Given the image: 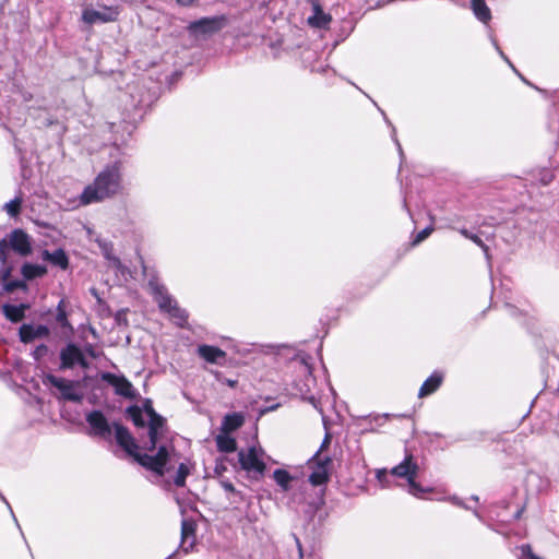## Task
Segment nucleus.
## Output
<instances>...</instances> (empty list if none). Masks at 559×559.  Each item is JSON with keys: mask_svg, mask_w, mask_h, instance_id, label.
I'll return each instance as SVG.
<instances>
[{"mask_svg": "<svg viewBox=\"0 0 559 559\" xmlns=\"http://www.w3.org/2000/svg\"><path fill=\"white\" fill-rule=\"evenodd\" d=\"M453 504L469 510L471 508L467 507L460 498L457 497H451L449 499Z\"/></svg>", "mask_w": 559, "mask_h": 559, "instance_id": "49530a36", "label": "nucleus"}, {"mask_svg": "<svg viewBox=\"0 0 559 559\" xmlns=\"http://www.w3.org/2000/svg\"><path fill=\"white\" fill-rule=\"evenodd\" d=\"M60 369H72L80 366L82 369H87L90 362L86 359L84 352L75 344L69 343L60 350Z\"/></svg>", "mask_w": 559, "mask_h": 559, "instance_id": "423d86ee", "label": "nucleus"}, {"mask_svg": "<svg viewBox=\"0 0 559 559\" xmlns=\"http://www.w3.org/2000/svg\"><path fill=\"white\" fill-rule=\"evenodd\" d=\"M46 273L47 267L41 264L24 263L21 267V274L25 281L43 277Z\"/></svg>", "mask_w": 559, "mask_h": 559, "instance_id": "393cba45", "label": "nucleus"}, {"mask_svg": "<svg viewBox=\"0 0 559 559\" xmlns=\"http://www.w3.org/2000/svg\"><path fill=\"white\" fill-rule=\"evenodd\" d=\"M49 335V329L44 324H22L19 329L20 341L24 344H28L37 338L47 337Z\"/></svg>", "mask_w": 559, "mask_h": 559, "instance_id": "4468645a", "label": "nucleus"}, {"mask_svg": "<svg viewBox=\"0 0 559 559\" xmlns=\"http://www.w3.org/2000/svg\"><path fill=\"white\" fill-rule=\"evenodd\" d=\"M43 383L56 388L61 393L63 400L71 402H80L82 400V395L76 392L73 381L48 373L45 374Z\"/></svg>", "mask_w": 559, "mask_h": 559, "instance_id": "0eeeda50", "label": "nucleus"}, {"mask_svg": "<svg viewBox=\"0 0 559 559\" xmlns=\"http://www.w3.org/2000/svg\"><path fill=\"white\" fill-rule=\"evenodd\" d=\"M392 139L393 141L395 142L396 146H397V150H399V153L400 155L402 156L403 155V151H402V146L399 142V140L396 139V131H395V128L392 129Z\"/></svg>", "mask_w": 559, "mask_h": 559, "instance_id": "09e8293b", "label": "nucleus"}, {"mask_svg": "<svg viewBox=\"0 0 559 559\" xmlns=\"http://www.w3.org/2000/svg\"><path fill=\"white\" fill-rule=\"evenodd\" d=\"M521 557L519 559H542L539 556L535 555L532 550L531 545L524 544L520 546Z\"/></svg>", "mask_w": 559, "mask_h": 559, "instance_id": "c9c22d12", "label": "nucleus"}, {"mask_svg": "<svg viewBox=\"0 0 559 559\" xmlns=\"http://www.w3.org/2000/svg\"><path fill=\"white\" fill-rule=\"evenodd\" d=\"M305 368L308 370L309 373L311 372L309 366L305 365Z\"/></svg>", "mask_w": 559, "mask_h": 559, "instance_id": "13d9d810", "label": "nucleus"}, {"mask_svg": "<svg viewBox=\"0 0 559 559\" xmlns=\"http://www.w3.org/2000/svg\"><path fill=\"white\" fill-rule=\"evenodd\" d=\"M331 463L329 457L319 461L313 472L309 475V481L313 486H320L328 481L329 471L328 465Z\"/></svg>", "mask_w": 559, "mask_h": 559, "instance_id": "a211bd4d", "label": "nucleus"}, {"mask_svg": "<svg viewBox=\"0 0 559 559\" xmlns=\"http://www.w3.org/2000/svg\"><path fill=\"white\" fill-rule=\"evenodd\" d=\"M243 424V416L239 413H230L224 416L221 425V431L230 433Z\"/></svg>", "mask_w": 559, "mask_h": 559, "instance_id": "5701e85b", "label": "nucleus"}, {"mask_svg": "<svg viewBox=\"0 0 559 559\" xmlns=\"http://www.w3.org/2000/svg\"><path fill=\"white\" fill-rule=\"evenodd\" d=\"M418 471V465L414 462L412 455H406L405 459L396 466L391 469V475L400 478H406V480H411L412 478H416Z\"/></svg>", "mask_w": 559, "mask_h": 559, "instance_id": "2eb2a0df", "label": "nucleus"}, {"mask_svg": "<svg viewBox=\"0 0 559 559\" xmlns=\"http://www.w3.org/2000/svg\"><path fill=\"white\" fill-rule=\"evenodd\" d=\"M148 287L160 311L166 312L176 302V299L168 294L166 287L157 280H150Z\"/></svg>", "mask_w": 559, "mask_h": 559, "instance_id": "ddd939ff", "label": "nucleus"}, {"mask_svg": "<svg viewBox=\"0 0 559 559\" xmlns=\"http://www.w3.org/2000/svg\"><path fill=\"white\" fill-rule=\"evenodd\" d=\"M144 411L148 417V442L145 444V450L147 452L156 453L159 447V439L166 428V420L148 404L144 406Z\"/></svg>", "mask_w": 559, "mask_h": 559, "instance_id": "39448f33", "label": "nucleus"}, {"mask_svg": "<svg viewBox=\"0 0 559 559\" xmlns=\"http://www.w3.org/2000/svg\"><path fill=\"white\" fill-rule=\"evenodd\" d=\"M9 246L21 257L32 253V239L23 229H14L9 235Z\"/></svg>", "mask_w": 559, "mask_h": 559, "instance_id": "9b49d317", "label": "nucleus"}, {"mask_svg": "<svg viewBox=\"0 0 559 559\" xmlns=\"http://www.w3.org/2000/svg\"><path fill=\"white\" fill-rule=\"evenodd\" d=\"M22 202H23V198H22V194L20 193L11 201L4 203V205L2 206V210L4 212H7V214L10 217H16L21 212Z\"/></svg>", "mask_w": 559, "mask_h": 559, "instance_id": "c85d7f7f", "label": "nucleus"}, {"mask_svg": "<svg viewBox=\"0 0 559 559\" xmlns=\"http://www.w3.org/2000/svg\"><path fill=\"white\" fill-rule=\"evenodd\" d=\"M191 468H192V465H191V463L189 461L179 463L177 472H176V475H175V477L173 479L174 484L177 487H183L185 486L186 478L190 474Z\"/></svg>", "mask_w": 559, "mask_h": 559, "instance_id": "bb28decb", "label": "nucleus"}, {"mask_svg": "<svg viewBox=\"0 0 559 559\" xmlns=\"http://www.w3.org/2000/svg\"><path fill=\"white\" fill-rule=\"evenodd\" d=\"M376 477L382 488H386L390 486L389 474H388L386 469H378L376 473Z\"/></svg>", "mask_w": 559, "mask_h": 559, "instance_id": "e433bc0d", "label": "nucleus"}, {"mask_svg": "<svg viewBox=\"0 0 559 559\" xmlns=\"http://www.w3.org/2000/svg\"><path fill=\"white\" fill-rule=\"evenodd\" d=\"M83 352L88 354L92 358H96L97 357V353L95 352V348H94V346L92 344L85 345Z\"/></svg>", "mask_w": 559, "mask_h": 559, "instance_id": "a18cd8bd", "label": "nucleus"}, {"mask_svg": "<svg viewBox=\"0 0 559 559\" xmlns=\"http://www.w3.org/2000/svg\"><path fill=\"white\" fill-rule=\"evenodd\" d=\"M8 243L7 241L3 239V240H0V262H1V265H5L7 262H8Z\"/></svg>", "mask_w": 559, "mask_h": 559, "instance_id": "ea45409f", "label": "nucleus"}, {"mask_svg": "<svg viewBox=\"0 0 559 559\" xmlns=\"http://www.w3.org/2000/svg\"><path fill=\"white\" fill-rule=\"evenodd\" d=\"M198 354L201 358L211 364H221L226 357L224 350L212 345H200L198 347Z\"/></svg>", "mask_w": 559, "mask_h": 559, "instance_id": "f3484780", "label": "nucleus"}, {"mask_svg": "<svg viewBox=\"0 0 559 559\" xmlns=\"http://www.w3.org/2000/svg\"><path fill=\"white\" fill-rule=\"evenodd\" d=\"M11 273V266H8L7 264L2 265V267L0 269V281L2 282V285L10 280Z\"/></svg>", "mask_w": 559, "mask_h": 559, "instance_id": "79ce46f5", "label": "nucleus"}, {"mask_svg": "<svg viewBox=\"0 0 559 559\" xmlns=\"http://www.w3.org/2000/svg\"><path fill=\"white\" fill-rule=\"evenodd\" d=\"M86 421L91 428L90 435L109 438L111 435V427L100 411H92L86 415Z\"/></svg>", "mask_w": 559, "mask_h": 559, "instance_id": "9d476101", "label": "nucleus"}, {"mask_svg": "<svg viewBox=\"0 0 559 559\" xmlns=\"http://www.w3.org/2000/svg\"><path fill=\"white\" fill-rule=\"evenodd\" d=\"M48 353V347L45 345V344H40L38 345L34 352H33V357L36 359V360H39L41 359L44 356H46V354Z\"/></svg>", "mask_w": 559, "mask_h": 559, "instance_id": "a19ab883", "label": "nucleus"}, {"mask_svg": "<svg viewBox=\"0 0 559 559\" xmlns=\"http://www.w3.org/2000/svg\"><path fill=\"white\" fill-rule=\"evenodd\" d=\"M329 443H330V436H329V435H326V436H325V438H324V440H323V442H322V444H321V449H322V448H324V447H325L326 444H329Z\"/></svg>", "mask_w": 559, "mask_h": 559, "instance_id": "5fc2aeb1", "label": "nucleus"}, {"mask_svg": "<svg viewBox=\"0 0 559 559\" xmlns=\"http://www.w3.org/2000/svg\"><path fill=\"white\" fill-rule=\"evenodd\" d=\"M27 286L25 284L24 281H20V280H13V281H8L5 282V284H3V289L7 292V293H12L14 292L15 289H26Z\"/></svg>", "mask_w": 559, "mask_h": 559, "instance_id": "f704fd0d", "label": "nucleus"}, {"mask_svg": "<svg viewBox=\"0 0 559 559\" xmlns=\"http://www.w3.org/2000/svg\"><path fill=\"white\" fill-rule=\"evenodd\" d=\"M389 415H376V416H368L365 418H361L359 421V427H361L362 432L368 431H377L379 427H381L388 419Z\"/></svg>", "mask_w": 559, "mask_h": 559, "instance_id": "b1692460", "label": "nucleus"}, {"mask_svg": "<svg viewBox=\"0 0 559 559\" xmlns=\"http://www.w3.org/2000/svg\"><path fill=\"white\" fill-rule=\"evenodd\" d=\"M119 14V5L97 3V8L90 7L83 10L82 20L90 25L103 24L117 21Z\"/></svg>", "mask_w": 559, "mask_h": 559, "instance_id": "20e7f679", "label": "nucleus"}, {"mask_svg": "<svg viewBox=\"0 0 559 559\" xmlns=\"http://www.w3.org/2000/svg\"><path fill=\"white\" fill-rule=\"evenodd\" d=\"M471 9L479 22L487 25L491 21V11L485 0H471Z\"/></svg>", "mask_w": 559, "mask_h": 559, "instance_id": "4be33fe9", "label": "nucleus"}, {"mask_svg": "<svg viewBox=\"0 0 559 559\" xmlns=\"http://www.w3.org/2000/svg\"><path fill=\"white\" fill-rule=\"evenodd\" d=\"M264 451L260 447L251 445L248 449H241L238 452L240 467L254 479H260L266 468L263 461Z\"/></svg>", "mask_w": 559, "mask_h": 559, "instance_id": "7ed1b4c3", "label": "nucleus"}, {"mask_svg": "<svg viewBox=\"0 0 559 559\" xmlns=\"http://www.w3.org/2000/svg\"><path fill=\"white\" fill-rule=\"evenodd\" d=\"M407 483H408V491L411 495H413L415 497H420V495L423 492H425V490L420 487V485L415 481V478H412Z\"/></svg>", "mask_w": 559, "mask_h": 559, "instance_id": "4c0bfd02", "label": "nucleus"}, {"mask_svg": "<svg viewBox=\"0 0 559 559\" xmlns=\"http://www.w3.org/2000/svg\"><path fill=\"white\" fill-rule=\"evenodd\" d=\"M166 313L176 321L179 326H183L188 320V313L185 309L180 308L178 302L171 305Z\"/></svg>", "mask_w": 559, "mask_h": 559, "instance_id": "cd10ccee", "label": "nucleus"}, {"mask_svg": "<svg viewBox=\"0 0 559 559\" xmlns=\"http://www.w3.org/2000/svg\"><path fill=\"white\" fill-rule=\"evenodd\" d=\"M127 414L129 415V417L136 427L143 428L146 426V420L144 418L143 412L139 406H129L127 408Z\"/></svg>", "mask_w": 559, "mask_h": 559, "instance_id": "c756f323", "label": "nucleus"}, {"mask_svg": "<svg viewBox=\"0 0 559 559\" xmlns=\"http://www.w3.org/2000/svg\"><path fill=\"white\" fill-rule=\"evenodd\" d=\"M0 499L7 504V507L10 510V513H11L14 522L16 523L17 527L20 528L19 522H17V520H16L14 513H13V510H12L10 503L8 502V500L5 499V497L1 492H0Z\"/></svg>", "mask_w": 559, "mask_h": 559, "instance_id": "de8ad7c7", "label": "nucleus"}, {"mask_svg": "<svg viewBox=\"0 0 559 559\" xmlns=\"http://www.w3.org/2000/svg\"><path fill=\"white\" fill-rule=\"evenodd\" d=\"M216 445L221 452L230 453L237 448L236 440L226 432H219L216 438Z\"/></svg>", "mask_w": 559, "mask_h": 559, "instance_id": "a878e982", "label": "nucleus"}, {"mask_svg": "<svg viewBox=\"0 0 559 559\" xmlns=\"http://www.w3.org/2000/svg\"><path fill=\"white\" fill-rule=\"evenodd\" d=\"M226 24L224 16L202 17L198 21L191 22L188 31L193 35H211L221 31Z\"/></svg>", "mask_w": 559, "mask_h": 559, "instance_id": "6e6552de", "label": "nucleus"}, {"mask_svg": "<svg viewBox=\"0 0 559 559\" xmlns=\"http://www.w3.org/2000/svg\"><path fill=\"white\" fill-rule=\"evenodd\" d=\"M472 499H473L474 501H476V502L478 501V497H477V496H472Z\"/></svg>", "mask_w": 559, "mask_h": 559, "instance_id": "4d7b16f0", "label": "nucleus"}, {"mask_svg": "<svg viewBox=\"0 0 559 559\" xmlns=\"http://www.w3.org/2000/svg\"><path fill=\"white\" fill-rule=\"evenodd\" d=\"M474 515L483 523H485L490 530L500 533L499 530L495 528L490 523H487L477 510H473Z\"/></svg>", "mask_w": 559, "mask_h": 559, "instance_id": "c03bdc74", "label": "nucleus"}, {"mask_svg": "<svg viewBox=\"0 0 559 559\" xmlns=\"http://www.w3.org/2000/svg\"><path fill=\"white\" fill-rule=\"evenodd\" d=\"M107 258L111 261L112 265L117 269H121L122 264L120 262V260L116 257H110V255H107Z\"/></svg>", "mask_w": 559, "mask_h": 559, "instance_id": "8fccbe9b", "label": "nucleus"}, {"mask_svg": "<svg viewBox=\"0 0 559 559\" xmlns=\"http://www.w3.org/2000/svg\"><path fill=\"white\" fill-rule=\"evenodd\" d=\"M442 381H443L442 373H440L438 371L432 372L430 374V377H428L421 384V386L418 391V396L425 397V396L432 394L433 392H436L439 389Z\"/></svg>", "mask_w": 559, "mask_h": 559, "instance_id": "aec40b11", "label": "nucleus"}, {"mask_svg": "<svg viewBox=\"0 0 559 559\" xmlns=\"http://www.w3.org/2000/svg\"><path fill=\"white\" fill-rule=\"evenodd\" d=\"M296 543H297V547H298V551H299V557L302 558V548H301V544L299 542L298 538H296Z\"/></svg>", "mask_w": 559, "mask_h": 559, "instance_id": "864d4df0", "label": "nucleus"}, {"mask_svg": "<svg viewBox=\"0 0 559 559\" xmlns=\"http://www.w3.org/2000/svg\"><path fill=\"white\" fill-rule=\"evenodd\" d=\"M102 379L114 386L115 393L120 396L132 400L138 395L132 383L124 376H117L110 372H105L102 374Z\"/></svg>", "mask_w": 559, "mask_h": 559, "instance_id": "1a4fd4ad", "label": "nucleus"}, {"mask_svg": "<svg viewBox=\"0 0 559 559\" xmlns=\"http://www.w3.org/2000/svg\"><path fill=\"white\" fill-rule=\"evenodd\" d=\"M195 542V525L192 521L183 519L181 522V542L180 548L173 554H170L165 559H176V556L179 551L183 554H188L189 550L193 547Z\"/></svg>", "mask_w": 559, "mask_h": 559, "instance_id": "f8f14e48", "label": "nucleus"}, {"mask_svg": "<svg viewBox=\"0 0 559 559\" xmlns=\"http://www.w3.org/2000/svg\"><path fill=\"white\" fill-rule=\"evenodd\" d=\"M488 38H489L490 43L492 44V46L495 47V49L497 50V52L499 53V56L512 68V70L514 72H516V69L514 68L512 62L504 55V52L501 50V48H500V46H499V44L497 41V38L495 37V35H493L491 29H489V32H488Z\"/></svg>", "mask_w": 559, "mask_h": 559, "instance_id": "72a5a7b5", "label": "nucleus"}, {"mask_svg": "<svg viewBox=\"0 0 559 559\" xmlns=\"http://www.w3.org/2000/svg\"><path fill=\"white\" fill-rule=\"evenodd\" d=\"M27 308H28V306L24 305V304H20V305L5 304L2 306V313L9 321H11L13 323H17L24 319L25 311Z\"/></svg>", "mask_w": 559, "mask_h": 559, "instance_id": "412c9836", "label": "nucleus"}, {"mask_svg": "<svg viewBox=\"0 0 559 559\" xmlns=\"http://www.w3.org/2000/svg\"><path fill=\"white\" fill-rule=\"evenodd\" d=\"M224 488H225L226 490H228V491H233V492H234V491H236V489H235L234 485H233V484H229V483L224 484Z\"/></svg>", "mask_w": 559, "mask_h": 559, "instance_id": "3c124183", "label": "nucleus"}, {"mask_svg": "<svg viewBox=\"0 0 559 559\" xmlns=\"http://www.w3.org/2000/svg\"><path fill=\"white\" fill-rule=\"evenodd\" d=\"M554 179V175L550 171H545L540 177V182L543 186L549 185Z\"/></svg>", "mask_w": 559, "mask_h": 559, "instance_id": "37998d69", "label": "nucleus"}, {"mask_svg": "<svg viewBox=\"0 0 559 559\" xmlns=\"http://www.w3.org/2000/svg\"><path fill=\"white\" fill-rule=\"evenodd\" d=\"M273 478L283 490L286 491L289 488L292 476L287 471L281 468L275 469L273 473Z\"/></svg>", "mask_w": 559, "mask_h": 559, "instance_id": "7c9ffc66", "label": "nucleus"}, {"mask_svg": "<svg viewBox=\"0 0 559 559\" xmlns=\"http://www.w3.org/2000/svg\"><path fill=\"white\" fill-rule=\"evenodd\" d=\"M460 234L462 236H464L465 238L472 240L474 243H476L478 247H480L485 253V257L487 259V261L489 262L490 261V255H489V249L488 247L484 243V241L479 238V236H477L476 234H473L471 231H468L466 228H462L460 229Z\"/></svg>", "mask_w": 559, "mask_h": 559, "instance_id": "2f4dec72", "label": "nucleus"}, {"mask_svg": "<svg viewBox=\"0 0 559 559\" xmlns=\"http://www.w3.org/2000/svg\"><path fill=\"white\" fill-rule=\"evenodd\" d=\"M114 428L117 443L141 466L158 476H164L174 468L173 461L176 452L173 445L159 444L156 453L147 451L140 453L135 439L126 427L115 423Z\"/></svg>", "mask_w": 559, "mask_h": 559, "instance_id": "f257e3e1", "label": "nucleus"}, {"mask_svg": "<svg viewBox=\"0 0 559 559\" xmlns=\"http://www.w3.org/2000/svg\"><path fill=\"white\" fill-rule=\"evenodd\" d=\"M64 301L63 300H60L58 306H57V314H56V321L58 322V324L64 329H70L72 330V326L68 320V317H67V312H66V309H64Z\"/></svg>", "mask_w": 559, "mask_h": 559, "instance_id": "473e14b6", "label": "nucleus"}, {"mask_svg": "<svg viewBox=\"0 0 559 559\" xmlns=\"http://www.w3.org/2000/svg\"><path fill=\"white\" fill-rule=\"evenodd\" d=\"M381 112H382V116L384 117L385 121L390 124V121L385 117V112H383V111H381Z\"/></svg>", "mask_w": 559, "mask_h": 559, "instance_id": "6e6d98bb", "label": "nucleus"}, {"mask_svg": "<svg viewBox=\"0 0 559 559\" xmlns=\"http://www.w3.org/2000/svg\"><path fill=\"white\" fill-rule=\"evenodd\" d=\"M523 511H524V509H523V508L519 509V510L514 513L513 519H514V520H519V519L521 518V515H522Z\"/></svg>", "mask_w": 559, "mask_h": 559, "instance_id": "603ef678", "label": "nucleus"}, {"mask_svg": "<svg viewBox=\"0 0 559 559\" xmlns=\"http://www.w3.org/2000/svg\"><path fill=\"white\" fill-rule=\"evenodd\" d=\"M312 15L307 19L308 24L317 28H326L332 17L330 14L323 12L319 0H312Z\"/></svg>", "mask_w": 559, "mask_h": 559, "instance_id": "dca6fc26", "label": "nucleus"}, {"mask_svg": "<svg viewBox=\"0 0 559 559\" xmlns=\"http://www.w3.org/2000/svg\"><path fill=\"white\" fill-rule=\"evenodd\" d=\"M41 258L43 260L50 262L52 265L58 266L61 270H67L69 267V258L66 251L61 248L52 252L43 250Z\"/></svg>", "mask_w": 559, "mask_h": 559, "instance_id": "6ab92c4d", "label": "nucleus"}, {"mask_svg": "<svg viewBox=\"0 0 559 559\" xmlns=\"http://www.w3.org/2000/svg\"><path fill=\"white\" fill-rule=\"evenodd\" d=\"M433 228L428 226L420 230L414 238L413 243L418 245L419 242L424 241L431 233Z\"/></svg>", "mask_w": 559, "mask_h": 559, "instance_id": "58836bf2", "label": "nucleus"}, {"mask_svg": "<svg viewBox=\"0 0 559 559\" xmlns=\"http://www.w3.org/2000/svg\"><path fill=\"white\" fill-rule=\"evenodd\" d=\"M123 189L122 186V164L114 162L107 165L94 179L87 185L80 195V204L88 205L111 199Z\"/></svg>", "mask_w": 559, "mask_h": 559, "instance_id": "f03ea898", "label": "nucleus"}]
</instances>
